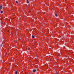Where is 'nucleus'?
<instances>
[{"label":"nucleus","mask_w":74,"mask_h":74,"mask_svg":"<svg viewBox=\"0 0 74 74\" xmlns=\"http://www.w3.org/2000/svg\"><path fill=\"white\" fill-rule=\"evenodd\" d=\"M55 16H56V17H57L58 16V14H55Z\"/></svg>","instance_id":"nucleus-3"},{"label":"nucleus","mask_w":74,"mask_h":74,"mask_svg":"<svg viewBox=\"0 0 74 74\" xmlns=\"http://www.w3.org/2000/svg\"><path fill=\"white\" fill-rule=\"evenodd\" d=\"M1 47H3V45H2V44H1Z\"/></svg>","instance_id":"nucleus-9"},{"label":"nucleus","mask_w":74,"mask_h":74,"mask_svg":"<svg viewBox=\"0 0 74 74\" xmlns=\"http://www.w3.org/2000/svg\"><path fill=\"white\" fill-rule=\"evenodd\" d=\"M27 3H28V4H29V1L28 0H27Z\"/></svg>","instance_id":"nucleus-5"},{"label":"nucleus","mask_w":74,"mask_h":74,"mask_svg":"<svg viewBox=\"0 0 74 74\" xmlns=\"http://www.w3.org/2000/svg\"><path fill=\"white\" fill-rule=\"evenodd\" d=\"M32 38H34V37H35L34 36V35H32Z\"/></svg>","instance_id":"nucleus-2"},{"label":"nucleus","mask_w":74,"mask_h":74,"mask_svg":"<svg viewBox=\"0 0 74 74\" xmlns=\"http://www.w3.org/2000/svg\"><path fill=\"white\" fill-rule=\"evenodd\" d=\"M15 2L17 4H18V1H15Z\"/></svg>","instance_id":"nucleus-4"},{"label":"nucleus","mask_w":74,"mask_h":74,"mask_svg":"<svg viewBox=\"0 0 74 74\" xmlns=\"http://www.w3.org/2000/svg\"><path fill=\"white\" fill-rule=\"evenodd\" d=\"M17 71H16L15 72V74H17Z\"/></svg>","instance_id":"nucleus-7"},{"label":"nucleus","mask_w":74,"mask_h":74,"mask_svg":"<svg viewBox=\"0 0 74 74\" xmlns=\"http://www.w3.org/2000/svg\"><path fill=\"white\" fill-rule=\"evenodd\" d=\"M36 71H37L36 69H34L33 70V72L34 73H35V72H36Z\"/></svg>","instance_id":"nucleus-1"},{"label":"nucleus","mask_w":74,"mask_h":74,"mask_svg":"<svg viewBox=\"0 0 74 74\" xmlns=\"http://www.w3.org/2000/svg\"><path fill=\"white\" fill-rule=\"evenodd\" d=\"M2 8H3V7L1 6H0V8L1 9H2Z\"/></svg>","instance_id":"nucleus-6"},{"label":"nucleus","mask_w":74,"mask_h":74,"mask_svg":"<svg viewBox=\"0 0 74 74\" xmlns=\"http://www.w3.org/2000/svg\"><path fill=\"white\" fill-rule=\"evenodd\" d=\"M3 13V11H1V14H2Z\"/></svg>","instance_id":"nucleus-8"}]
</instances>
